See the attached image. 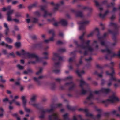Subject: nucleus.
<instances>
[{"label": "nucleus", "mask_w": 120, "mask_h": 120, "mask_svg": "<svg viewBox=\"0 0 120 120\" xmlns=\"http://www.w3.org/2000/svg\"><path fill=\"white\" fill-rule=\"evenodd\" d=\"M16 54L19 56H20L21 55H25L27 57V58L29 59L34 58L35 60V61H32L29 62V63H31L34 64L37 62H41V59L39 58L38 56L35 54H30L26 52L24 50H22L20 52H16Z\"/></svg>", "instance_id": "obj_1"}, {"label": "nucleus", "mask_w": 120, "mask_h": 120, "mask_svg": "<svg viewBox=\"0 0 120 120\" xmlns=\"http://www.w3.org/2000/svg\"><path fill=\"white\" fill-rule=\"evenodd\" d=\"M22 101L23 105L24 106H25L26 105V102L25 97L24 96H22Z\"/></svg>", "instance_id": "obj_19"}, {"label": "nucleus", "mask_w": 120, "mask_h": 120, "mask_svg": "<svg viewBox=\"0 0 120 120\" xmlns=\"http://www.w3.org/2000/svg\"><path fill=\"white\" fill-rule=\"evenodd\" d=\"M79 111L83 110L84 111L86 112V116L89 117L91 119H93V116L91 114H90L88 112V110L86 109H79Z\"/></svg>", "instance_id": "obj_8"}, {"label": "nucleus", "mask_w": 120, "mask_h": 120, "mask_svg": "<svg viewBox=\"0 0 120 120\" xmlns=\"http://www.w3.org/2000/svg\"><path fill=\"white\" fill-rule=\"evenodd\" d=\"M112 114H116L117 116H119L120 115L118 113H120V107H119L117 110H114L111 112Z\"/></svg>", "instance_id": "obj_12"}, {"label": "nucleus", "mask_w": 120, "mask_h": 120, "mask_svg": "<svg viewBox=\"0 0 120 120\" xmlns=\"http://www.w3.org/2000/svg\"><path fill=\"white\" fill-rule=\"evenodd\" d=\"M14 10H11L8 12L7 14V20L8 21H14L16 22H18L19 21L18 19H13L11 16V15L13 13Z\"/></svg>", "instance_id": "obj_5"}, {"label": "nucleus", "mask_w": 120, "mask_h": 120, "mask_svg": "<svg viewBox=\"0 0 120 120\" xmlns=\"http://www.w3.org/2000/svg\"><path fill=\"white\" fill-rule=\"evenodd\" d=\"M53 30H50L49 31V33H52L53 34Z\"/></svg>", "instance_id": "obj_62"}, {"label": "nucleus", "mask_w": 120, "mask_h": 120, "mask_svg": "<svg viewBox=\"0 0 120 120\" xmlns=\"http://www.w3.org/2000/svg\"><path fill=\"white\" fill-rule=\"evenodd\" d=\"M117 10V8L115 7H114L113 8V10H112V11L113 12H114L115 11H116Z\"/></svg>", "instance_id": "obj_56"}, {"label": "nucleus", "mask_w": 120, "mask_h": 120, "mask_svg": "<svg viewBox=\"0 0 120 120\" xmlns=\"http://www.w3.org/2000/svg\"><path fill=\"white\" fill-rule=\"evenodd\" d=\"M60 64L59 63H56L55 64V65L56 67H58L59 66Z\"/></svg>", "instance_id": "obj_54"}, {"label": "nucleus", "mask_w": 120, "mask_h": 120, "mask_svg": "<svg viewBox=\"0 0 120 120\" xmlns=\"http://www.w3.org/2000/svg\"><path fill=\"white\" fill-rule=\"evenodd\" d=\"M17 68L20 70H22L23 69L24 67L23 66H21L19 64L18 65H17Z\"/></svg>", "instance_id": "obj_35"}, {"label": "nucleus", "mask_w": 120, "mask_h": 120, "mask_svg": "<svg viewBox=\"0 0 120 120\" xmlns=\"http://www.w3.org/2000/svg\"><path fill=\"white\" fill-rule=\"evenodd\" d=\"M90 42V41L89 40H88L87 41L86 44V45H87V46L85 48H88V46L89 44V43Z\"/></svg>", "instance_id": "obj_44"}, {"label": "nucleus", "mask_w": 120, "mask_h": 120, "mask_svg": "<svg viewBox=\"0 0 120 120\" xmlns=\"http://www.w3.org/2000/svg\"><path fill=\"white\" fill-rule=\"evenodd\" d=\"M92 59V58L91 57H89L88 59H86V60L87 61H90Z\"/></svg>", "instance_id": "obj_57"}, {"label": "nucleus", "mask_w": 120, "mask_h": 120, "mask_svg": "<svg viewBox=\"0 0 120 120\" xmlns=\"http://www.w3.org/2000/svg\"><path fill=\"white\" fill-rule=\"evenodd\" d=\"M18 3V1H14L12 2V4L13 5H15Z\"/></svg>", "instance_id": "obj_42"}, {"label": "nucleus", "mask_w": 120, "mask_h": 120, "mask_svg": "<svg viewBox=\"0 0 120 120\" xmlns=\"http://www.w3.org/2000/svg\"><path fill=\"white\" fill-rule=\"evenodd\" d=\"M36 98V95H34L31 98L30 101L29 102L30 104L32 105L33 106L36 107L37 105L36 104H33L32 103L34 102Z\"/></svg>", "instance_id": "obj_10"}, {"label": "nucleus", "mask_w": 120, "mask_h": 120, "mask_svg": "<svg viewBox=\"0 0 120 120\" xmlns=\"http://www.w3.org/2000/svg\"><path fill=\"white\" fill-rule=\"evenodd\" d=\"M60 23L63 26L66 25L67 24V22L65 20L62 19L60 21Z\"/></svg>", "instance_id": "obj_18"}, {"label": "nucleus", "mask_w": 120, "mask_h": 120, "mask_svg": "<svg viewBox=\"0 0 120 120\" xmlns=\"http://www.w3.org/2000/svg\"><path fill=\"white\" fill-rule=\"evenodd\" d=\"M89 22V21H86L85 22H81L79 23L80 26L79 29L80 30H82L84 28L83 26L87 24Z\"/></svg>", "instance_id": "obj_11"}, {"label": "nucleus", "mask_w": 120, "mask_h": 120, "mask_svg": "<svg viewBox=\"0 0 120 120\" xmlns=\"http://www.w3.org/2000/svg\"><path fill=\"white\" fill-rule=\"evenodd\" d=\"M49 118L50 120L53 119L56 120H60L58 119L57 114L56 113H53L51 115L49 116Z\"/></svg>", "instance_id": "obj_7"}, {"label": "nucleus", "mask_w": 120, "mask_h": 120, "mask_svg": "<svg viewBox=\"0 0 120 120\" xmlns=\"http://www.w3.org/2000/svg\"><path fill=\"white\" fill-rule=\"evenodd\" d=\"M54 40L53 37H52L48 39L45 40H44V42L46 43H48L50 41H52Z\"/></svg>", "instance_id": "obj_21"}, {"label": "nucleus", "mask_w": 120, "mask_h": 120, "mask_svg": "<svg viewBox=\"0 0 120 120\" xmlns=\"http://www.w3.org/2000/svg\"><path fill=\"white\" fill-rule=\"evenodd\" d=\"M4 26L6 28L5 31V34L6 35H7L8 34L9 32V29L8 27V25L6 23H5L4 24Z\"/></svg>", "instance_id": "obj_15"}, {"label": "nucleus", "mask_w": 120, "mask_h": 120, "mask_svg": "<svg viewBox=\"0 0 120 120\" xmlns=\"http://www.w3.org/2000/svg\"><path fill=\"white\" fill-rule=\"evenodd\" d=\"M33 21H32V22L34 23H37L38 22V19L36 18H33L32 19Z\"/></svg>", "instance_id": "obj_33"}, {"label": "nucleus", "mask_w": 120, "mask_h": 120, "mask_svg": "<svg viewBox=\"0 0 120 120\" xmlns=\"http://www.w3.org/2000/svg\"><path fill=\"white\" fill-rule=\"evenodd\" d=\"M51 14H49L48 11H44V14L43 15V17H45L48 16H50L51 15Z\"/></svg>", "instance_id": "obj_20"}, {"label": "nucleus", "mask_w": 120, "mask_h": 120, "mask_svg": "<svg viewBox=\"0 0 120 120\" xmlns=\"http://www.w3.org/2000/svg\"><path fill=\"white\" fill-rule=\"evenodd\" d=\"M3 53L5 54H6L7 53V51L6 50L3 49L2 51Z\"/></svg>", "instance_id": "obj_51"}, {"label": "nucleus", "mask_w": 120, "mask_h": 120, "mask_svg": "<svg viewBox=\"0 0 120 120\" xmlns=\"http://www.w3.org/2000/svg\"><path fill=\"white\" fill-rule=\"evenodd\" d=\"M15 45L16 47L18 48L20 46V42H16L15 43Z\"/></svg>", "instance_id": "obj_36"}, {"label": "nucleus", "mask_w": 120, "mask_h": 120, "mask_svg": "<svg viewBox=\"0 0 120 120\" xmlns=\"http://www.w3.org/2000/svg\"><path fill=\"white\" fill-rule=\"evenodd\" d=\"M45 8V6H41V9L42 10H44Z\"/></svg>", "instance_id": "obj_61"}, {"label": "nucleus", "mask_w": 120, "mask_h": 120, "mask_svg": "<svg viewBox=\"0 0 120 120\" xmlns=\"http://www.w3.org/2000/svg\"><path fill=\"white\" fill-rule=\"evenodd\" d=\"M14 116L16 117L17 120H20V118L18 116V115L17 114L15 113L13 114Z\"/></svg>", "instance_id": "obj_38"}, {"label": "nucleus", "mask_w": 120, "mask_h": 120, "mask_svg": "<svg viewBox=\"0 0 120 120\" xmlns=\"http://www.w3.org/2000/svg\"><path fill=\"white\" fill-rule=\"evenodd\" d=\"M110 90L109 89H106L105 88H102L101 90L98 91H95L91 93L89 96L87 98V100H91L93 98V95L94 94H98L101 93H104L107 94L110 92Z\"/></svg>", "instance_id": "obj_2"}, {"label": "nucleus", "mask_w": 120, "mask_h": 120, "mask_svg": "<svg viewBox=\"0 0 120 120\" xmlns=\"http://www.w3.org/2000/svg\"><path fill=\"white\" fill-rule=\"evenodd\" d=\"M9 55L12 56L13 57H14V55L13 52H12L11 53H10L9 54Z\"/></svg>", "instance_id": "obj_64"}, {"label": "nucleus", "mask_w": 120, "mask_h": 120, "mask_svg": "<svg viewBox=\"0 0 120 120\" xmlns=\"http://www.w3.org/2000/svg\"><path fill=\"white\" fill-rule=\"evenodd\" d=\"M14 29L15 30L18 31L19 30V28L18 27L16 26H15L14 27Z\"/></svg>", "instance_id": "obj_45"}, {"label": "nucleus", "mask_w": 120, "mask_h": 120, "mask_svg": "<svg viewBox=\"0 0 120 120\" xmlns=\"http://www.w3.org/2000/svg\"><path fill=\"white\" fill-rule=\"evenodd\" d=\"M31 19L30 20L29 18H27L26 19V21L27 22V23H29L30 22H31Z\"/></svg>", "instance_id": "obj_43"}, {"label": "nucleus", "mask_w": 120, "mask_h": 120, "mask_svg": "<svg viewBox=\"0 0 120 120\" xmlns=\"http://www.w3.org/2000/svg\"><path fill=\"white\" fill-rule=\"evenodd\" d=\"M14 102L15 103L16 105L18 106H20V104L19 102L16 101L15 99H13L12 101H10L9 102V103L10 104H11Z\"/></svg>", "instance_id": "obj_16"}, {"label": "nucleus", "mask_w": 120, "mask_h": 120, "mask_svg": "<svg viewBox=\"0 0 120 120\" xmlns=\"http://www.w3.org/2000/svg\"><path fill=\"white\" fill-rule=\"evenodd\" d=\"M94 2L95 3V5L98 8L100 12V13L99 14V16L101 18H104L108 14L109 12V11H106L104 14L102 15V13L103 11V8L101 7L100 5L99 4L97 1L95 0L94 1Z\"/></svg>", "instance_id": "obj_4"}, {"label": "nucleus", "mask_w": 120, "mask_h": 120, "mask_svg": "<svg viewBox=\"0 0 120 120\" xmlns=\"http://www.w3.org/2000/svg\"><path fill=\"white\" fill-rule=\"evenodd\" d=\"M19 98V97L18 96L16 95L14 96V97L13 98L14 99H15V100H16V99H18Z\"/></svg>", "instance_id": "obj_48"}, {"label": "nucleus", "mask_w": 120, "mask_h": 120, "mask_svg": "<svg viewBox=\"0 0 120 120\" xmlns=\"http://www.w3.org/2000/svg\"><path fill=\"white\" fill-rule=\"evenodd\" d=\"M88 50L90 51H91L93 50V49H92L90 47L88 48Z\"/></svg>", "instance_id": "obj_60"}, {"label": "nucleus", "mask_w": 120, "mask_h": 120, "mask_svg": "<svg viewBox=\"0 0 120 120\" xmlns=\"http://www.w3.org/2000/svg\"><path fill=\"white\" fill-rule=\"evenodd\" d=\"M58 54L56 53H54L53 54V57L52 58V60H55L56 58L57 57Z\"/></svg>", "instance_id": "obj_27"}, {"label": "nucleus", "mask_w": 120, "mask_h": 120, "mask_svg": "<svg viewBox=\"0 0 120 120\" xmlns=\"http://www.w3.org/2000/svg\"><path fill=\"white\" fill-rule=\"evenodd\" d=\"M20 14L19 13H16L15 15V16L16 17H20Z\"/></svg>", "instance_id": "obj_41"}, {"label": "nucleus", "mask_w": 120, "mask_h": 120, "mask_svg": "<svg viewBox=\"0 0 120 120\" xmlns=\"http://www.w3.org/2000/svg\"><path fill=\"white\" fill-rule=\"evenodd\" d=\"M94 32H92L90 34H88L87 36L88 37H90V36H92L93 34H94Z\"/></svg>", "instance_id": "obj_47"}, {"label": "nucleus", "mask_w": 120, "mask_h": 120, "mask_svg": "<svg viewBox=\"0 0 120 120\" xmlns=\"http://www.w3.org/2000/svg\"><path fill=\"white\" fill-rule=\"evenodd\" d=\"M42 70V69L41 68H40L39 70V71H38L36 72V74L37 75H38L41 72Z\"/></svg>", "instance_id": "obj_40"}, {"label": "nucleus", "mask_w": 120, "mask_h": 120, "mask_svg": "<svg viewBox=\"0 0 120 120\" xmlns=\"http://www.w3.org/2000/svg\"><path fill=\"white\" fill-rule=\"evenodd\" d=\"M108 33H104V34L103 36L102 37H99V35H97L98 38V39L99 40H101V39H102L103 38L105 37L106 35H108Z\"/></svg>", "instance_id": "obj_22"}, {"label": "nucleus", "mask_w": 120, "mask_h": 120, "mask_svg": "<svg viewBox=\"0 0 120 120\" xmlns=\"http://www.w3.org/2000/svg\"><path fill=\"white\" fill-rule=\"evenodd\" d=\"M101 51L102 52H106L108 53L109 54L108 56L110 57V58H111L116 56H120V50L117 54H116L112 52V50L108 48H107L105 50H102Z\"/></svg>", "instance_id": "obj_3"}, {"label": "nucleus", "mask_w": 120, "mask_h": 120, "mask_svg": "<svg viewBox=\"0 0 120 120\" xmlns=\"http://www.w3.org/2000/svg\"><path fill=\"white\" fill-rule=\"evenodd\" d=\"M18 7L19 9H22L25 8L24 6H23L22 4H20L18 6Z\"/></svg>", "instance_id": "obj_39"}, {"label": "nucleus", "mask_w": 120, "mask_h": 120, "mask_svg": "<svg viewBox=\"0 0 120 120\" xmlns=\"http://www.w3.org/2000/svg\"><path fill=\"white\" fill-rule=\"evenodd\" d=\"M80 86H82V85H84L85 83V82L84 81L83 79H81L80 81Z\"/></svg>", "instance_id": "obj_31"}, {"label": "nucleus", "mask_w": 120, "mask_h": 120, "mask_svg": "<svg viewBox=\"0 0 120 120\" xmlns=\"http://www.w3.org/2000/svg\"><path fill=\"white\" fill-rule=\"evenodd\" d=\"M6 41L9 43H11L13 41L12 40L9 38H5Z\"/></svg>", "instance_id": "obj_23"}, {"label": "nucleus", "mask_w": 120, "mask_h": 120, "mask_svg": "<svg viewBox=\"0 0 120 120\" xmlns=\"http://www.w3.org/2000/svg\"><path fill=\"white\" fill-rule=\"evenodd\" d=\"M110 26H111L115 28H116L117 26V25L116 24L112 22H111L110 23Z\"/></svg>", "instance_id": "obj_24"}, {"label": "nucleus", "mask_w": 120, "mask_h": 120, "mask_svg": "<svg viewBox=\"0 0 120 120\" xmlns=\"http://www.w3.org/2000/svg\"><path fill=\"white\" fill-rule=\"evenodd\" d=\"M105 43L103 41H101V44L102 45H105Z\"/></svg>", "instance_id": "obj_63"}, {"label": "nucleus", "mask_w": 120, "mask_h": 120, "mask_svg": "<svg viewBox=\"0 0 120 120\" xmlns=\"http://www.w3.org/2000/svg\"><path fill=\"white\" fill-rule=\"evenodd\" d=\"M0 44L2 46H4L8 48L9 49H10L12 48V46L11 45H9L7 44H5L4 41H3Z\"/></svg>", "instance_id": "obj_14"}, {"label": "nucleus", "mask_w": 120, "mask_h": 120, "mask_svg": "<svg viewBox=\"0 0 120 120\" xmlns=\"http://www.w3.org/2000/svg\"><path fill=\"white\" fill-rule=\"evenodd\" d=\"M8 99L6 98L4 99L3 100V102H6L7 101H8Z\"/></svg>", "instance_id": "obj_49"}, {"label": "nucleus", "mask_w": 120, "mask_h": 120, "mask_svg": "<svg viewBox=\"0 0 120 120\" xmlns=\"http://www.w3.org/2000/svg\"><path fill=\"white\" fill-rule=\"evenodd\" d=\"M50 4H51L53 5H54L55 6V7L53 10V11H55L57 10H56L55 8H56V4H55L53 2H52L50 3Z\"/></svg>", "instance_id": "obj_28"}, {"label": "nucleus", "mask_w": 120, "mask_h": 120, "mask_svg": "<svg viewBox=\"0 0 120 120\" xmlns=\"http://www.w3.org/2000/svg\"><path fill=\"white\" fill-rule=\"evenodd\" d=\"M84 34L83 33L81 36L79 37V38L81 40H82V39Z\"/></svg>", "instance_id": "obj_55"}, {"label": "nucleus", "mask_w": 120, "mask_h": 120, "mask_svg": "<svg viewBox=\"0 0 120 120\" xmlns=\"http://www.w3.org/2000/svg\"><path fill=\"white\" fill-rule=\"evenodd\" d=\"M4 111L2 107H0V117L3 116Z\"/></svg>", "instance_id": "obj_25"}, {"label": "nucleus", "mask_w": 120, "mask_h": 120, "mask_svg": "<svg viewBox=\"0 0 120 120\" xmlns=\"http://www.w3.org/2000/svg\"><path fill=\"white\" fill-rule=\"evenodd\" d=\"M83 14L82 12H77L76 16H79L82 17V16Z\"/></svg>", "instance_id": "obj_29"}, {"label": "nucleus", "mask_w": 120, "mask_h": 120, "mask_svg": "<svg viewBox=\"0 0 120 120\" xmlns=\"http://www.w3.org/2000/svg\"><path fill=\"white\" fill-rule=\"evenodd\" d=\"M36 6V4H34L32 5H29L28 7V8L29 9H31L33 7H35Z\"/></svg>", "instance_id": "obj_26"}, {"label": "nucleus", "mask_w": 120, "mask_h": 120, "mask_svg": "<svg viewBox=\"0 0 120 120\" xmlns=\"http://www.w3.org/2000/svg\"><path fill=\"white\" fill-rule=\"evenodd\" d=\"M59 23V22H56L54 24V25L55 26H56L58 25Z\"/></svg>", "instance_id": "obj_53"}, {"label": "nucleus", "mask_w": 120, "mask_h": 120, "mask_svg": "<svg viewBox=\"0 0 120 120\" xmlns=\"http://www.w3.org/2000/svg\"><path fill=\"white\" fill-rule=\"evenodd\" d=\"M86 92V91L85 90L83 89H82V94H85Z\"/></svg>", "instance_id": "obj_46"}, {"label": "nucleus", "mask_w": 120, "mask_h": 120, "mask_svg": "<svg viewBox=\"0 0 120 120\" xmlns=\"http://www.w3.org/2000/svg\"><path fill=\"white\" fill-rule=\"evenodd\" d=\"M52 109H51L50 110H48L47 109L45 110L44 111L42 112H41V114H43L45 112H52Z\"/></svg>", "instance_id": "obj_37"}, {"label": "nucleus", "mask_w": 120, "mask_h": 120, "mask_svg": "<svg viewBox=\"0 0 120 120\" xmlns=\"http://www.w3.org/2000/svg\"><path fill=\"white\" fill-rule=\"evenodd\" d=\"M72 78V77L71 76H69L67 77L66 78V80H70Z\"/></svg>", "instance_id": "obj_50"}, {"label": "nucleus", "mask_w": 120, "mask_h": 120, "mask_svg": "<svg viewBox=\"0 0 120 120\" xmlns=\"http://www.w3.org/2000/svg\"><path fill=\"white\" fill-rule=\"evenodd\" d=\"M32 71L31 69H29L27 70V71H24V74H27L29 73L30 72H31Z\"/></svg>", "instance_id": "obj_32"}, {"label": "nucleus", "mask_w": 120, "mask_h": 120, "mask_svg": "<svg viewBox=\"0 0 120 120\" xmlns=\"http://www.w3.org/2000/svg\"><path fill=\"white\" fill-rule=\"evenodd\" d=\"M119 99L115 95L110 97L108 99L107 102L108 103H113L115 102H118L119 101Z\"/></svg>", "instance_id": "obj_6"}, {"label": "nucleus", "mask_w": 120, "mask_h": 120, "mask_svg": "<svg viewBox=\"0 0 120 120\" xmlns=\"http://www.w3.org/2000/svg\"><path fill=\"white\" fill-rule=\"evenodd\" d=\"M43 77L42 76H40L39 78H37L36 77H34V80L35 81H39V79Z\"/></svg>", "instance_id": "obj_30"}, {"label": "nucleus", "mask_w": 120, "mask_h": 120, "mask_svg": "<svg viewBox=\"0 0 120 120\" xmlns=\"http://www.w3.org/2000/svg\"><path fill=\"white\" fill-rule=\"evenodd\" d=\"M64 2L63 0H61L58 3H56V10H58V7L61 6L63 5L64 4Z\"/></svg>", "instance_id": "obj_13"}, {"label": "nucleus", "mask_w": 120, "mask_h": 120, "mask_svg": "<svg viewBox=\"0 0 120 120\" xmlns=\"http://www.w3.org/2000/svg\"><path fill=\"white\" fill-rule=\"evenodd\" d=\"M11 7V6H9L6 8L5 7H3L2 8V10L4 11H5L7 10L8 11V12L11 10H10ZM8 12H7V13Z\"/></svg>", "instance_id": "obj_17"}, {"label": "nucleus", "mask_w": 120, "mask_h": 120, "mask_svg": "<svg viewBox=\"0 0 120 120\" xmlns=\"http://www.w3.org/2000/svg\"><path fill=\"white\" fill-rule=\"evenodd\" d=\"M54 71L55 73H58L60 72V71L59 70H55Z\"/></svg>", "instance_id": "obj_58"}, {"label": "nucleus", "mask_w": 120, "mask_h": 120, "mask_svg": "<svg viewBox=\"0 0 120 120\" xmlns=\"http://www.w3.org/2000/svg\"><path fill=\"white\" fill-rule=\"evenodd\" d=\"M107 3V2L106 1H103L102 3V4H106Z\"/></svg>", "instance_id": "obj_59"}, {"label": "nucleus", "mask_w": 120, "mask_h": 120, "mask_svg": "<svg viewBox=\"0 0 120 120\" xmlns=\"http://www.w3.org/2000/svg\"><path fill=\"white\" fill-rule=\"evenodd\" d=\"M49 54V53L48 52H45L43 53V55L44 56H47ZM44 58L46 59H48V57L47 56H45Z\"/></svg>", "instance_id": "obj_34"}, {"label": "nucleus", "mask_w": 120, "mask_h": 120, "mask_svg": "<svg viewBox=\"0 0 120 120\" xmlns=\"http://www.w3.org/2000/svg\"><path fill=\"white\" fill-rule=\"evenodd\" d=\"M68 116V114H64V116L63 117L64 119H66L67 118Z\"/></svg>", "instance_id": "obj_52"}, {"label": "nucleus", "mask_w": 120, "mask_h": 120, "mask_svg": "<svg viewBox=\"0 0 120 120\" xmlns=\"http://www.w3.org/2000/svg\"><path fill=\"white\" fill-rule=\"evenodd\" d=\"M96 111H97L98 114L95 120H98L101 116L102 111L100 109H96Z\"/></svg>", "instance_id": "obj_9"}]
</instances>
